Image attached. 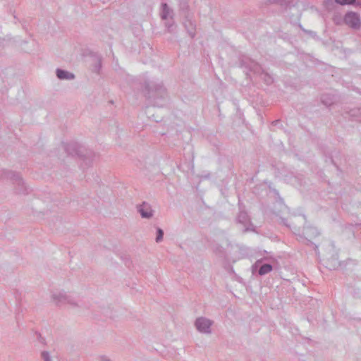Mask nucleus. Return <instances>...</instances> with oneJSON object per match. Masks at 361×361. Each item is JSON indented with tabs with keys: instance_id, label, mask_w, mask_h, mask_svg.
Segmentation results:
<instances>
[{
	"instance_id": "1",
	"label": "nucleus",
	"mask_w": 361,
	"mask_h": 361,
	"mask_svg": "<svg viewBox=\"0 0 361 361\" xmlns=\"http://www.w3.org/2000/svg\"><path fill=\"white\" fill-rule=\"evenodd\" d=\"M344 22L351 28L358 30L361 27V20L360 15L355 12H348L344 17Z\"/></svg>"
},
{
	"instance_id": "2",
	"label": "nucleus",
	"mask_w": 361,
	"mask_h": 361,
	"mask_svg": "<svg viewBox=\"0 0 361 361\" xmlns=\"http://www.w3.org/2000/svg\"><path fill=\"white\" fill-rule=\"evenodd\" d=\"M211 326V322L209 320L206 319L200 318L196 322V326L200 331L202 332H207L208 329Z\"/></svg>"
},
{
	"instance_id": "3",
	"label": "nucleus",
	"mask_w": 361,
	"mask_h": 361,
	"mask_svg": "<svg viewBox=\"0 0 361 361\" xmlns=\"http://www.w3.org/2000/svg\"><path fill=\"white\" fill-rule=\"evenodd\" d=\"M139 211L142 216L145 218H149L152 215V209L147 204L145 203L140 207Z\"/></svg>"
},
{
	"instance_id": "4",
	"label": "nucleus",
	"mask_w": 361,
	"mask_h": 361,
	"mask_svg": "<svg viewBox=\"0 0 361 361\" xmlns=\"http://www.w3.org/2000/svg\"><path fill=\"white\" fill-rule=\"evenodd\" d=\"M56 74L60 79H72L74 78L73 74L62 70H57Z\"/></svg>"
},
{
	"instance_id": "5",
	"label": "nucleus",
	"mask_w": 361,
	"mask_h": 361,
	"mask_svg": "<svg viewBox=\"0 0 361 361\" xmlns=\"http://www.w3.org/2000/svg\"><path fill=\"white\" fill-rule=\"evenodd\" d=\"M271 269H272V267L271 265L264 264V265L262 266L261 268L259 269V274L260 275L266 274L270 272L271 271Z\"/></svg>"
},
{
	"instance_id": "6",
	"label": "nucleus",
	"mask_w": 361,
	"mask_h": 361,
	"mask_svg": "<svg viewBox=\"0 0 361 361\" xmlns=\"http://www.w3.org/2000/svg\"><path fill=\"white\" fill-rule=\"evenodd\" d=\"M336 3L341 4V5H345V4H353L355 1V0H335Z\"/></svg>"
},
{
	"instance_id": "7",
	"label": "nucleus",
	"mask_w": 361,
	"mask_h": 361,
	"mask_svg": "<svg viewBox=\"0 0 361 361\" xmlns=\"http://www.w3.org/2000/svg\"><path fill=\"white\" fill-rule=\"evenodd\" d=\"M163 231L161 229L158 230V235L157 237V241L159 242L162 239L163 237Z\"/></svg>"
},
{
	"instance_id": "8",
	"label": "nucleus",
	"mask_w": 361,
	"mask_h": 361,
	"mask_svg": "<svg viewBox=\"0 0 361 361\" xmlns=\"http://www.w3.org/2000/svg\"><path fill=\"white\" fill-rule=\"evenodd\" d=\"M42 357L44 360V361H49V356H48V354L47 353H42Z\"/></svg>"
},
{
	"instance_id": "9",
	"label": "nucleus",
	"mask_w": 361,
	"mask_h": 361,
	"mask_svg": "<svg viewBox=\"0 0 361 361\" xmlns=\"http://www.w3.org/2000/svg\"><path fill=\"white\" fill-rule=\"evenodd\" d=\"M166 8V4H164V10H165Z\"/></svg>"
},
{
	"instance_id": "10",
	"label": "nucleus",
	"mask_w": 361,
	"mask_h": 361,
	"mask_svg": "<svg viewBox=\"0 0 361 361\" xmlns=\"http://www.w3.org/2000/svg\"><path fill=\"white\" fill-rule=\"evenodd\" d=\"M163 18H166V16L165 15H163Z\"/></svg>"
}]
</instances>
